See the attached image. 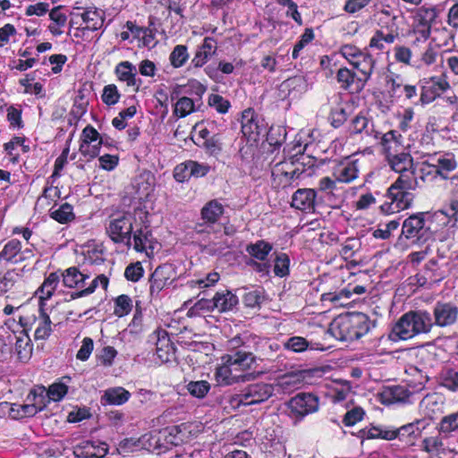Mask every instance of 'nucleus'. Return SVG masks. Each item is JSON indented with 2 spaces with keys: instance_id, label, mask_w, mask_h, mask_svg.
I'll return each instance as SVG.
<instances>
[{
  "instance_id": "1",
  "label": "nucleus",
  "mask_w": 458,
  "mask_h": 458,
  "mask_svg": "<svg viewBox=\"0 0 458 458\" xmlns=\"http://www.w3.org/2000/svg\"><path fill=\"white\" fill-rule=\"evenodd\" d=\"M374 327V322L367 314L346 312L331 322L329 331L339 341L352 342L366 335Z\"/></svg>"
},
{
  "instance_id": "2",
  "label": "nucleus",
  "mask_w": 458,
  "mask_h": 458,
  "mask_svg": "<svg viewBox=\"0 0 458 458\" xmlns=\"http://www.w3.org/2000/svg\"><path fill=\"white\" fill-rule=\"evenodd\" d=\"M433 328V318L426 310H410L403 314L392 327L389 339L406 341L416 335L428 334Z\"/></svg>"
},
{
  "instance_id": "3",
  "label": "nucleus",
  "mask_w": 458,
  "mask_h": 458,
  "mask_svg": "<svg viewBox=\"0 0 458 458\" xmlns=\"http://www.w3.org/2000/svg\"><path fill=\"white\" fill-rule=\"evenodd\" d=\"M145 350L157 364L171 362L175 360V347L168 333L164 329L154 331L148 335Z\"/></svg>"
},
{
  "instance_id": "4",
  "label": "nucleus",
  "mask_w": 458,
  "mask_h": 458,
  "mask_svg": "<svg viewBox=\"0 0 458 458\" xmlns=\"http://www.w3.org/2000/svg\"><path fill=\"white\" fill-rule=\"evenodd\" d=\"M274 386L269 383L257 382L247 385L239 394L231 397L232 405L250 406L266 402L274 394Z\"/></svg>"
},
{
  "instance_id": "5",
  "label": "nucleus",
  "mask_w": 458,
  "mask_h": 458,
  "mask_svg": "<svg viewBox=\"0 0 458 458\" xmlns=\"http://www.w3.org/2000/svg\"><path fill=\"white\" fill-rule=\"evenodd\" d=\"M385 200L379 205L382 214L391 215L411 208L414 194L410 190L392 183L382 195Z\"/></svg>"
},
{
  "instance_id": "6",
  "label": "nucleus",
  "mask_w": 458,
  "mask_h": 458,
  "mask_svg": "<svg viewBox=\"0 0 458 458\" xmlns=\"http://www.w3.org/2000/svg\"><path fill=\"white\" fill-rule=\"evenodd\" d=\"M426 212H418L405 218L402 225L401 237L411 244L420 246L430 237V229L426 225Z\"/></svg>"
},
{
  "instance_id": "7",
  "label": "nucleus",
  "mask_w": 458,
  "mask_h": 458,
  "mask_svg": "<svg viewBox=\"0 0 458 458\" xmlns=\"http://www.w3.org/2000/svg\"><path fill=\"white\" fill-rule=\"evenodd\" d=\"M339 54L352 66L354 70H357L359 73L371 76L374 72L376 66V60L367 51L360 49L352 44H344L339 48Z\"/></svg>"
},
{
  "instance_id": "8",
  "label": "nucleus",
  "mask_w": 458,
  "mask_h": 458,
  "mask_svg": "<svg viewBox=\"0 0 458 458\" xmlns=\"http://www.w3.org/2000/svg\"><path fill=\"white\" fill-rule=\"evenodd\" d=\"M420 92L417 104L425 106L440 98L451 88V85L446 74L441 73L420 80Z\"/></svg>"
},
{
  "instance_id": "9",
  "label": "nucleus",
  "mask_w": 458,
  "mask_h": 458,
  "mask_svg": "<svg viewBox=\"0 0 458 458\" xmlns=\"http://www.w3.org/2000/svg\"><path fill=\"white\" fill-rule=\"evenodd\" d=\"M287 407L293 419L301 420L318 411L319 398L311 393H298L288 401Z\"/></svg>"
},
{
  "instance_id": "10",
  "label": "nucleus",
  "mask_w": 458,
  "mask_h": 458,
  "mask_svg": "<svg viewBox=\"0 0 458 458\" xmlns=\"http://www.w3.org/2000/svg\"><path fill=\"white\" fill-rule=\"evenodd\" d=\"M360 170V160L349 156L334 160L331 174L339 183L349 184L359 177Z\"/></svg>"
},
{
  "instance_id": "11",
  "label": "nucleus",
  "mask_w": 458,
  "mask_h": 458,
  "mask_svg": "<svg viewBox=\"0 0 458 458\" xmlns=\"http://www.w3.org/2000/svg\"><path fill=\"white\" fill-rule=\"evenodd\" d=\"M309 148V143L303 146L301 143H295L290 152L292 153V159L294 161V167L297 171V178L300 180L310 177L315 171L317 165V159L308 154H305L306 149Z\"/></svg>"
},
{
  "instance_id": "12",
  "label": "nucleus",
  "mask_w": 458,
  "mask_h": 458,
  "mask_svg": "<svg viewBox=\"0 0 458 458\" xmlns=\"http://www.w3.org/2000/svg\"><path fill=\"white\" fill-rule=\"evenodd\" d=\"M371 76L361 73L357 74L353 70L347 67H341L336 72L335 79L340 88L351 94L360 93Z\"/></svg>"
},
{
  "instance_id": "13",
  "label": "nucleus",
  "mask_w": 458,
  "mask_h": 458,
  "mask_svg": "<svg viewBox=\"0 0 458 458\" xmlns=\"http://www.w3.org/2000/svg\"><path fill=\"white\" fill-rule=\"evenodd\" d=\"M132 217L130 215L113 216L106 227L110 238L115 242L131 244Z\"/></svg>"
},
{
  "instance_id": "14",
  "label": "nucleus",
  "mask_w": 458,
  "mask_h": 458,
  "mask_svg": "<svg viewBox=\"0 0 458 458\" xmlns=\"http://www.w3.org/2000/svg\"><path fill=\"white\" fill-rule=\"evenodd\" d=\"M433 327H451L458 320V306L452 301H438L432 310Z\"/></svg>"
},
{
  "instance_id": "15",
  "label": "nucleus",
  "mask_w": 458,
  "mask_h": 458,
  "mask_svg": "<svg viewBox=\"0 0 458 458\" xmlns=\"http://www.w3.org/2000/svg\"><path fill=\"white\" fill-rule=\"evenodd\" d=\"M438 13L436 7H420L414 18L412 31L422 38L424 42L430 38L432 25L437 18Z\"/></svg>"
},
{
  "instance_id": "16",
  "label": "nucleus",
  "mask_w": 458,
  "mask_h": 458,
  "mask_svg": "<svg viewBox=\"0 0 458 458\" xmlns=\"http://www.w3.org/2000/svg\"><path fill=\"white\" fill-rule=\"evenodd\" d=\"M241 124L242 132L248 140L257 141L265 131L263 124L259 123L258 114L250 107L242 112Z\"/></svg>"
},
{
  "instance_id": "17",
  "label": "nucleus",
  "mask_w": 458,
  "mask_h": 458,
  "mask_svg": "<svg viewBox=\"0 0 458 458\" xmlns=\"http://www.w3.org/2000/svg\"><path fill=\"white\" fill-rule=\"evenodd\" d=\"M176 276V272L173 265L165 263L158 266L149 277V291L153 295L158 293L163 288L170 284Z\"/></svg>"
},
{
  "instance_id": "18",
  "label": "nucleus",
  "mask_w": 458,
  "mask_h": 458,
  "mask_svg": "<svg viewBox=\"0 0 458 458\" xmlns=\"http://www.w3.org/2000/svg\"><path fill=\"white\" fill-rule=\"evenodd\" d=\"M437 169L439 179L447 181H458V174L451 175L458 168V160L453 152H445L431 158Z\"/></svg>"
},
{
  "instance_id": "19",
  "label": "nucleus",
  "mask_w": 458,
  "mask_h": 458,
  "mask_svg": "<svg viewBox=\"0 0 458 458\" xmlns=\"http://www.w3.org/2000/svg\"><path fill=\"white\" fill-rule=\"evenodd\" d=\"M223 362H228L238 373L244 372L251 369L256 361V356L245 349L236 350L230 354L222 356Z\"/></svg>"
},
{
  "instance_id": "20",
  "label": "nucleus",
  "mask_w": 458,
  "mask_h": 458,
  "mask_svg": "<svg viewBox=\"0 0 458 458\" xmlns=\"http://www.w3.org/2000/svg\"><path fill=\"white\" fill-rule=\"evenodd\" d=\"M317 191L310 188L298 189L292 196L291 207L306 213H313L316 208Z\"/></svg>"
},
{
  "instance_id": "21",
  "label": "nucleus",
  "mask_w": 458,
  "mask_h": 458,
  "mask_svg": "<svg viewBox=\"0 0 458 458\" xmlns=\"http://www.w3.org/2000/svg\"><path fill=\"white\" fill-rule=\"evenodd\" d=\"M420 421L405 424L395 428L396 440L401 449H408L413 446L421 436V430L419 428Z\"/></svg>"
},
{
  "instance_id": "22",
  "label": "nucleus",
  "mask_w": 458,
  "mask_h": 458,
  "mask_svg": "<svg viewBox=\"0 0 458 458\" xmlns=\"http://www.w3.org/2000/svg\"><path fill=\"white\" fill-rule=\"evenodd\" d=\"M196 425L192 422H184L180 425L174 426L170 428L168 436L165 437L167 443L173 445H180L183 443L191 441L198 430H195Z\"/></svg>"
},
{
  "instance_id": "23",
  "label": "nucleus",
  "mask_w": 458,
  "mask_h": 458,
  "mask_svg": "<svg viewBox=\"0 0 458 458\" xmlns=\"http://www.w3.org/2000/svg\"><path fill=\"white\" fill-rule=\"evenodd\" d=\"M387 85L389 86L388 93L392 98H401L403 97L404 100L411 101L418 96L417 87L403 83V80L399 75L388 79Z\"/></svg>"
},
{
  "instance_id": "24",
  "label": "nucleus",
  "mask_w": 458,
  "mask_h": 458,
  "mask_svg": "<svg viewBox=\"0 0 458 458\" xmlns=\"http://www.w3.org/2000/svg\"><path fill=\"white\" fill-rule=\"evenodd\" d=\"M249 375L238 373L228 362H223L217 366L215 371V379L217 385L222 386H232L248 379Z\"/></svg>"
},
{
  "instance_id": "25",
  "label": "nucleus",
  "mask_w": 458,
  "mask_h": 458,
  "mask_svg": "<svg viewBox=\"0 0 458 458\" xmlns=\"http://www.w3.org/2000/svg\"><path fill=\"white\" fill-rule=\"evenodd\" d=\"M378 139H380L385 157L406 150L403 143V136L398 131L390 130L384 134H380Z\"/></svg>"
},
{
  "instance_id": "26",
  "label": "nucleus",
  "mask_w": 458,
  "mask_h": 458,
  "mask_svg": "<svg viewBox=\"0 0 458 458\" xmlns=\"http://www.w3.org/2000/svg\"><path fill=\"white\" fill-rule=\"evenodd\" d=\"M366 293V287L362 285H352L349 284L346 287L339 292H327L321 294V301H329L335 306H344L346 303L343 302V299H350L352 294H363Z\"/></svg>"
},
{
  "instance_id": "27",
  "label": "nucleus",
  "mask_w": 458,
  "mask_h": 458,
  "mask_svg": "<svg viewBox=\"0 0 458 458\" xmlns=\"http://www.w3.org/2000/svg\"><path fill=\"white\" fill-rule=\"evenodd\" d=\"M370 122V118L368 116V114L360 111L351 119L347 128L348 132L350 135L365 133L368 136H373L375 139H378L381 133L377 131H375L373 128L369 130Z\"/></svg>"
},
{
  "instance_id": "28",
  "label": "nucleus",
  "mask_w": 458,
  "mask_h": 458,
  "mask_svg": "<svg viewBox=\"0 0 458 458\" xmlns=\"http://www.w3.org/2000/svg\"><path fill=\"white\" fill-rule=\"evenodd\" d=\"M64 286L82 290L86 286V281L89 278L88 274L80 271L77 267H70L60 271Z\"/></svg>"
},
{
  "instance_id": "29",
  "label": "nucleus",
  "mask_w": 458,
  "mask_h": 458,
  "mask_svg": "<svg viewBox=\"0 0 458 458\" xmlns=\"http://www.w3.org/2000/svg\"><path fill=\"white\" fill-rule=\"evenodd\" d=\"M411 393L403 386H388L380 393V401L383 404H393L399 402H406Z\"/></svg>"
},
{
  "instance_id": "30",
  "label": "nucleus",
  "mask_w": 458,
  "mask_h": 458,
  "mask_svg": "<svg viewBox=\"0 0 458 458\" xmlns=\"http://www.w3.org/2000/svg\"><path fill=\"white\" fill-rule=\"evenodd\" d=\"M213 297L215 308L219 313L232 311L239 303L237 295L227 289L216 292Z\"/></svg>"
},
{
  "instance_id": "31",
  "label": "nucleus",
  "mask_w": 458,
  "mask_h": 458,
  "mask_svg": "<svg viewBox=\"0 0 458 458\" xmlns=\"http://www.w3.org/2000/svg\"><path fill=\"white\" fill-rule=\"evenodd\" d=\"M397 17L389 10L381 9L374 13V21L379 27L378 30H386V33H393L399 38V29L396 24Z\"/></svg>"
},
{
  "instance_id": "32",
  "label": "nucleus",
  "mask_w": 458,
  "mask_h": 458,
  "mask_svg": "<svg viewBox=\"0 0 458 458\" xmlns=\"http://www.w3.org/2000/svg\"><path fill=\"white\" fill-rule=\"evenodd\" d=\"M308 83L302 76L288 78L281 84L283 92L287 91V97L291 99L300 98L306 91Z\"/></svg>"
},
{
  "instance_id": "33",
  "label": "nucleus",
  "mask_w": 458,
  "mask_h": 458,
  "mask_svg": "<svg viewBox=\"0 0 458 458\" xmlns=\"http://www.w3.org/2000/svg\"><path fill=\"white\" fill-rule=\"evenodd\" d=\"M415 167L420 184H430L439 179L436 165L431 159L418 162Z\"/></svg>"
},
{
  "instance_id": "34",
  "label": "nucleus",
  "mask_w": 458,
  "mask_h": 458,
  "mask_svg": "<svg viewBox=\"0 0 458 458\" xmlns=\"http://www.w3.org/2000/svg\"><path fill=\"white\" fill-rule=\"evenodd\" d=\"M15 353L20 361H28L32 354V344L26 328H22L19 335L15 336Z\"/></svg>"
},
{
  "instance_id": "35",
  "label": "nucleus",
  "mask_w": 458,
  "mask_h": 458,
  "mask_svg": "<svg viewBox=\"0 0 458 458\" xmlns=\"http://www.w3.org/2000/svg\"><path fill=\"white\" fill-rule=\"evenodd\" d=\"M225 208L223 205L216 199L209 200L201 208V219L208 225L216 224L224 214Z\"/></svg>"
},
{
  "instance_id": "36",
  "label": "nucleus",
  "mask_w": 458,
  "mask_h": 458,
  "mask_svg": "<svg viewBox=\"0 0 458 458\" xmlns=\"http://www.w3.org/2000/svg\"><path fill=\"white\" fill-rule=\"evenodd\" d=\"M386 161L389 167L394 172L411 168V166L415 165L412 156L407 149L386 157Z\"/></svg>"
},
{
  "instance_id": "37",
  "label": "nucleus",
  "mask_w": 458,
  "mask_h": 458,
  "mask_svg": "<svg viewBox=\"0 0 458 458\" xmlns=\"http://www.w3.org/2000/svg\"><path fill=\"white\" fill-rule=\"evenodd\" d=\"M0 259L18 263L24 259L21 253V243L17 239L8 241L0 251Z\"/></svg>"
},
{
  "instance_id": "38",
  "label": "nucleus",
  "mask_w": 458,
  "mask_h": 458,
  "mask_svg": "<svg viewBox=\"0 0 458 458\" xmlns=\"http://www.w3.org/2000/svg\"><path fill=\"white\" fill-rule=\"evenodd\" d=\"M397 173L399 176L393 183L410 191H414L421 186V184L419 183L415 165H412L411 168H406Z\"/></svg>"
},
{
  "instance_id": "39",
  "label": "nucleus",
  "mask_w": 458,
  "mask_h": 458,
  "mask_svg": "<svg viewBox=\"0 0 458 458\" xmlns=\"http://www.w3.org/2000/svg\"><path fill=\"white\" fill-rule=\"evenodd\" d=\"M136 67L128 61L121 62L115 67V74L119 81H125L129 87L136 85Z\"/></svg>"
},
{
  "instance_id": "40",
  "label": "nucleus",
  "mask_w": 458,
  "mask_h": 458,
  "mask_svg": "<svg viewBox=\"0 0 458 458\" xmlns=\"http://www.w3.org/2000/svg\"><path fill=\"white\" fill-rule=\"evenodd\" d=\"M307 374L309 371L305 369L284 373L279 377V385L284 388H298L303 384Z\"/></svg>"
},
{
  "instance_id": "41",
  "label": "nucleus",
  "mask_w": 458,
  "mask_h": 458,
  "mask_svg": "<svg viewBox=\"0 0 458 458\" xmlns=\"http://www.w3.org/2000/svg\"><path fill=\"white\" fill-rule=\"evenodd\" d=\"M82 22L85 24V27H83L82 30L95 31L101 29L104 23L102 12H99L97 9L83 10Z\"/></svg>"
},
{
  "instance_id": "42",
  "label": "nucleus",
  "mask_w": 458,
  "mask_h": 458,
  "mask_svg": "<svg viewBox=\"0 0 458 458\" xmlns=\"http://www.w3.org/2000/svg\"><path fill=\"white\" fill-rule=\"evenodd\" d=\"M273 249V245L264 240H259L246 246V251L254 259L265 261Z\"/></svg>"
},
{
  "instance_id": "43",
  "label": "nucleus",
  "mask_w": 458,
  "mask_h": 458,
  "mask_svg": "<svg viewBox=\"0 0 458 458\" xmlns=\"http://www.w3.org/2000/svg\"><path fill=\"white\" fill-rule=\"evenodd\" d=\"M61 280L60 271L50 273L44 280L38 291L40 293V300H48L54 294L55 290Z\"/></svg>"
},
{
  "instance_id": "44",
  "label": "nucleus",
  "mask_w": 458,
  "mask_h": 458,
  "mask_svg": "<svg viewBox=\"0 0 458 458\" xmlns=\"http://www.w3.org/2000/svg\"><path fill=\"white\" fill-rule=\"evenodd\" d=\"M130 393L123 387L109 388L103 395V403L111 405H121L128 401Z\"/></svg>"
},
{
  "instance_id": "45",
  "label": "nucleus",
  "mask_w": 458,
  "mask_h": 458,
  "mask_svg": "<svg viewBox=\"0 0 458 458\" xmlns=\"http://www.w3.org/2000/svg\"><path fill=\"white\" fill-rule=\"evenodd\" d=\"M298 178L292 176L288 173H283L279 168L272 170V184L275 188L285 189L287 187H294L298 185Z\"/></svg>"
},
{
  "instance_id": "46",
  "label": "nucleus",
  "mask_w": 458,
  "mask_h": 458,
  "mask_svg": "<svg viewBox=\"0 0 458 458\" xmlns=\"http://www.w3.org/2000/svg\"><path fill=\"white\" fill-rule=\"evenodd\" d=\"M194 130L197 132V143L207 140L219 132L217 124L215 121H201L195 124Z\"/></svg>"
},
{
  "instance_id": "47",
  "label": "nucleus",
  "mask_w": 458,
  "mask_h": 458,
  "mask_svg": "<svg viewBox=\"0 0 458 458\" xmlns=\"http://www.w3.org/2000/svg\"><path fill=\"white\" fill-rule=\"evenodd\" d=\"M397 38L396 35L393 33H385L382 30H376L369 39V47L383 51L385 49L384 43L393 44Z\"/></svg>"
},
{
  "instance_id": "48",
  "label": "nucleus",
  "mask_w": 458,
  "mask_h": 458,
  "mask_svg": "<svg viewBox=\"0 0 458 458\" xmlns=\"http://www.w3.org/2000/svg\"><path fill=\"white\" fill-rule=\"evenodd\" d=\"M101 285L103 289H106L108 285V278L104 275H99L95 277L91 283L85 286L82 290L72 293L70 295L71 300H75L87 295H89L95 292V290Z\"/></svg>"
},
{
  "instance_id": "49",
  "label": "nucleus",
  "mask_w": 458,
  "mask_h": 458,
  "mask_svg": "<svg viewBox=\"0 0 458 458\" xmlns=\"http://www.w3.org/2000/svg\"><path fill=\"white\" fill-rule=\"evenodd\" d=\"M214 304V297L211 299L201 298L188 310L187 316L193 318L202 316L205 313L213 312L216 310Z\"/></svg>"
},
{
  "instance_id": "50",
  "label": "nucleus",
  "mask_w": 458,
  "mask_h": 458,
  "mask_svg": "<svg viewBox=\"0 0 458 458\" xmlns=\"http://www.w3.org/2000/svg\"><path fill=\"white\" fill-rule=\"evenodd\" d=\"M72 378L70 377H63L60 381L52 384L48 387L47 395L48 397L58 402L62 400L68 391V384L71 383Z\"/></svg>"
},
{
  "instance_id": "51",
  "label": "nucleus",
  "mask_w": 458,
  "mask_h": 458,
  "mask_svg": "<svg viewBox=\"0 0 458 458\" xmlns=\"http://www.w3.org/2000/svg\"><path fill=\"white\" fill-rule=\"evenodd\" d=\"M349 114L347 113L346 108L343 105H337L331 107L327 116V121L333 128L338 129L346 123Z\"/></svg>"
},
{
  "instance_id": "52",
  "label": "nucleus",
  "mask_w": 458,
  "mask_h": 458,
  "mask_svg": "<svg viewBox=\"0 0 458 458\" xmlns=\"http://www.w3.org/2000/svg\"><path fill=\"white\" fill-rule=\"evenodd\" d=\"M186 389L191 396L202 399L206 397L210 391L211 385L207 380H191L186 385Z\"/></svg>"
},
{
  "instance_id": "53",
  "label": "nucleus",
  "mask_w": 458,
  "mask_h": 458,
  "mask_svg": "<svg viewBox=\"0 0 458 458\" xmlns=\"http://www.w3.org/2000/svg\"><path fill=\"white\" fill-rule=\"evenodd\" d=\"M440 385L452 392H458V370L447 368L440 374Z\"/></svg>"
},
{
  "instance_id": "54",
  "label": "nucleus",
  "mask_w": 458,
  "mask_h": 458,
  "mask_svg": "<svg viewBox=\"0 0 458 458\" xmlns=\"http://www.w3.org/2000/svg\"><path fill=\"white\" fill-rule=\"evenodd\" d=\"M188 47L185 45H176L169 55V61L174 68L182 67L189 59Z\"/></svg>"
},
{
  "instance_id": "55",
  "label": "nucleus",
  "mask_w": 458,
  "mask_h": 458,
  "mask_svg": "<svg viewBox=\"0 0 458 458\" xmlns=\"http://www.w3.org/2000/svg\"><path fill=\"white\" fill-rule=\"evenodd\" d=\"M195 110V101L191 98L182 97L174 105V114L179 118H183Z\"/></svg>"
},
{
  "instance_id": "56",
  "label": "nucleus",
  "mask_w": 458,
  "mask_h": 458,
  "mask_svg": "<svg viewBox=\"0 0 458 458\" xmlns=\"http://www.w3.org/2000/svg\"><path fill=\"white\" fill-rule=\"evenodd\" d=\"M51 332V319L49 316L40 309L39 321L34 334L35 339L45 340L50 335Z\"/></svg>"
},
{
  "instance_id": "57",
  "label": "nucleus",
  "mask_w": 458,
  "mask_h": 458,
  "mask_svg": "<svg viewBox=\"0 0 458 458\" xmlns=\"http://www.w3.org/2000/svg\"><path fill=\"white\" fill-rule=\"evenodd\" d=\"M360 246L361 242L359 239L349 237L342 244L339 254L344 260H350L355 256L356 252L360 249Z\"/></svg>"
},
{
  "instance_id": "58",
  "label": "nucleus",
  "mask_w": 458,
  "mask_h": 458,
  "mask_svg": "<svg viewBox=\"0 0 458 458\" xmlns=\"http://www.w3.org/2000/svg\"><path fill=\"white\" fill-rule=\"evenodd\" d=\"M290 258L284 252L277 253L274 260V274L284 277L290 274Z\"/></svg>"
},
{
  "instance_id": "59",
  "label": "nucleus",
  "mask_w": 458,
  "mask_h": 458,
  "mask_svg": "<svg viewBox=\"0 0 458 458\" xmlns=\"http://www.w3.org/2000/svg\"><path fill=\"white\" fill-rule=\"evenodd\" d=\"M20 275L14 269L0 273V295L12 290L20 280Z\"/></svg>"
},
{
  "instance_id": "60",
  "label": "nucleus",
  "mask_w": 458,
  "mask_h": 458,
  "mask_svg": "<svg viewBox=\"0 0 458 458\" xmlns=\"http://www.w3.org/2000/svg\"><path fill=\"white\" fill-rule=\"evenodd\" d=\"M284 350L293 352H303L310 347V342L302 336H291L283 343Z\"/></svg>"
},
{
  "instance_id": "61",
  "label": "nucleus",
  "mask_w": 458,
  "mask_h": 458,
  "mask_svg": "<svg viewBox=\"0 0 458 458\" xmlns=\"http://www.w3.org/2000/svg\"><path fill=\"white\" fill-rule=\"evenodd\" d=\"M198 146L203 148L205 151L210 156H216L222 150V137L221 133L217 132L210 139L202 140L200 143H196Z\"/></svg>"
},
{
  "instance_id": "62",
  "label": "nucleus",
  "mask_w": 458,
  "mask_h": 458,
  "mask_svg": "<svg viewBox=\"0 0 458 458\" xmlns=\"http://www.w3.org/2000/svg\"><path fill=\"white\" fill-rule=\"evenodd\" d=\"M424 282L425 284L428 280L431 282H437L443 278L440 273V267L438 261L436 259H429L424 265Z\"/></svg>"
},
{
  "instance_id": "63",
  "label": "nucleus",
  "mask_w": 458,
  "mask_h": 458,
  "mask_svg": "<svg viewBox=\"0 0 458 458\" xmlns=\"http://www.w3.org/2000/svg\"><path fill=\"white\" fill-rule=\"evenodd\" d=\"M50 216L58 223H68L74 218L72 206L70 205L69 203H64L61 205L57 209L52 210Z\"/></svg>"
},
{
  "instance_id": "64",
  "label": "nucleus",
  "mask_w": 458,
  "mask_h": 458,
  "mask_svg": "<svg viewBox=\"0 0 458 458\" xmlns=\"http://www.w3.org/2000/svg\"><path fill=\"white\" fill-rule=\"evenodd\" d=\"M315 38L314 30L312 28H306L304 32L301 35L299 40L295 43L292 57L293 59H297L300 55V52L313 39Z\"/></svg>"
}]
</instances>
